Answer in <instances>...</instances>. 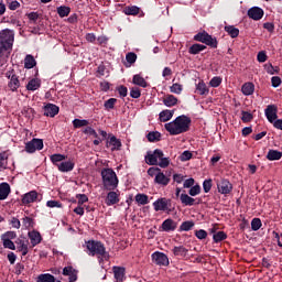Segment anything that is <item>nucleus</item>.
Wrapping results in <instances>:
<instances>
[{"mask_svg": "<svg viewBox=\"0 0 282 282\" xmlns=\"http://www.w3.org/2000/svg\"><path fill=\"white\" fill-rule=\"evenodd\" d=\"M248 17L253 21H261V19H263V9L259 7H252L248 10Z\"/></svg>", "mask_w": 282, "mask_h": 282, "instance_id": "f8f14e48", "label": "nucleus"}, {"mask_svg": "<svg viewBox=\"0 0 282 282\" xmlns=\"http://www.w3.org/2000/svg\"><path fill=\"white\" fill-rule=\"evenodd\" d=\"M208 86H206V83H204L203 80H200L197 85H196V94H199V96H208Z\"/></svg>", "mask_w": 282, "mask_h": 282, "instance_id": "bb28decb", "label": "nucleus"}, {"mask_svg": "<svg viewBox=\"0 0 282 282\" xmlns=\"http://www.w3.org/2000/svg\"><path fill=\"white\" fill-rule=\"evenodd\" d=\"M115 279L118 282L124 281V267H113Z\"/></svg>", "mask_w": 282, "mask_h": 282, "instance_id": "b1692460", "label": "nucleus"}, {"mask_svg": "<svg viewBox=\"0 0 282 282\" xmlns=\"http://www.w3.org/2000/svg\"><path fill=\"white\" fill-rule=\"evenodd\" d=\"M165 131L170 135H180L181 133H186L191 129V118L187 116H178L172 122L164 124Z\"/></svg>", "mask_w": 282, "mask_h": 282, "instance_id": "f257e3e1", "label": "nucleus"}, {"mask_svg": "<svg viewBox=\"0 0 282 282\" xmlns=\"http://www.w3.org/2000/svg\"><path fill=\"white\" fill-rule=\"evenodd\" d=\"M225 32H227L231 39H237V36H239V29L235 28L234 25L225 26Z\"/></svg>", "mask_w": 282, "mask_h": 282, "instance_id": "4c0bfd02", "label": "nucleus"}, {"mask_svg": "<svg viewBox=\"0 0 282 282\" xmlns=\"http://www.w3.org/2000/svg\"><path fill=\"white\" fill-rule=\"evenodd\" d=\"M182 89H183V87H182L181 84H173V85L170 87V91H171L172 94H177V95L182 94Z\"/></svg>", "mask_w": 282, "mask_h": 282, "instance_id": "864d4df0", "label": "nucleus"}, {"mask_svg": "<svg viewBox=\"0 0 282 282\" xmlns=\"http://www.w3.org/2000/svg\"><path fill=\"white\" fill-rule=\"evenodd\" d=\"M64 276H68L69 282L78 281V271L73 267H65L63 269Z\"/></svg>", "mask_w": 282, "mask_h": 282, "instance_id": "2eb2a0df", "label": "nucleus"}, {"mask_svg": "<svg viewBox=\"0 0 282 282\" xmlns=\"http://www.w3.org/2000/svg\"><path fill=\"white\" fill-rule=\"evenodd\" d=\"M126 61L127 63H129V65H133V63L138 61V55L135 53L130 52L126 55Z\"/></svg>", "mask_w": 282, "mask_h": 282, "instance_id": "3c124183", "label": "nucleus"}, {"mask_svg": "<svg viewBox=\"0 0 282 282\" xmlns=\"http://www.w3.org/2000/svg\"><path fill=\"white\" fill-rule=\"evenodd\" d=\"M169 204H170V200L166 199V198H159L158 200H155L153 203V207H154V210L155 213H160V210H169Z\"/></svg>", "mask_w": 282, "mask_h": 282, "instance_id": "dca6fc26", "label": "nucleus"}, {"mask_svg": "<svg viewBox=\"0 0 282 282\" xmlns=\"http://www.w3.org/2000/svg\"><path fill=\"white\" fill-rule=\"evenodd\" d=\"M160 158H164V152H162L160 149H156L153 151V153L148 152L145 155V162L150 166H158V160H160Z\"/></svg>", "mask_w": 282, "mask_h": 282, "instance_id": "0eeeda50", "label": "nucleus"}, {"mask_svg": "<svg viewBox=\"0 0 282 282\" xmlns=\"http://www.w3.org/2000/svg\"><path fill=\"white\" fill-rule=\"evenodd\" d=\"M177 223L171 218L165 219L161 225V230L163 232H172L173 230H176Z\"/></svg>", "mask_w": 282, "mask_h": 282, "instance_id": "ddd939ff", "label": "nucleus"}, {"mask_svg": "<svg viewBox=\"0 0 282 282\" xmlns=\"http://www.w3.org/2000/svg\"><path fill=\"white\" fill-rule=\"evenodd\" d=\"M116 102H118V99L110 98L105 101L104 107H105V109H113V107H116Z\"/></svg>", "mask_w": 282, "mask_h": 282, "instance_id": "603ef678", "label": "nucleus"}, {"mask_svg": "<svg viewBox=\"0 0 282 282\" xmlns=\"http://www.w3.org/2000/svg\"><path fill=\"white\" fill-rule=\"evenodd\" d=\"M199 193H202V187L199 185H194L188 191V195H191V197H195L199 195Z\"/></svg>", "mask_w": 282, "mask_h": 282, "instance_id": "8fccbe9b", "label": "nucleus"}, {"mask_svg": "<svg viewBox=\"0 0 282 282\" xmlns=\"http://www.w3.org/2000/svg\"><path fill=\"white\" fill-rule=\"evenodd\" d=\"M259 228H261V219L253 218L251 221V229L257 231V230H259Z\"/></svg>", "mask_w": 282, "mask_h": 282, "instance_id": "4d7b16f0", "label": "nucleus"}, {"mask_svg": "<svg viewBox=\"0 0 282 282\" xmlns=\"http://www.w3.org/2000/svg\"><path fill=\"white\" fill-rule=\"evenodd\" d=\"M174 257H181V259H186L188 257V249L184 246H176L172 249Z\"/></svg>", "mask_w": 282, "mask_h": 282, "instance_id": "412c9836", "label": "nucleus"}, {"mask_svg": "<svg viewBox=\"0 0 282 282\" xmlns=\"http://www.w3.org/2000/svg\"><path fill=\"white\" fill-rule=\"evenodd\" d=\"M264 113L269 122H274V120H276V106L274 105L268 106Z\"/></svg>", "mask_w": 282, "mask_h": 282, "instance_id": "4be33fe9", "label": "nucleus"}, {"mask_svg": "<svg viewBox=\"0 0 282 282\" xmlns=\"http://www.w3.org/2000/svg\"><path fill=\"white\" fill-rule=\"evenodd\" d=\"M101 180L104 184V188L106 191H116L118 188V175H116V172L113 169H104L101 170Z\"/></svg>", "mask_w": 282, "mask_h": 282, "instance_id": "f03ea898", "label": "nucleus"}, {"mask_svg": "<svg viewBox=\"0 0 282 282\" xmlns=\"http://www.w3.org/2000/svg\"><path fill=\"white\" fill-rule=\"evenodd\" d=\"M43 149V140L33 139L25 144L26 153H34L35 151H41Z\"/></svg>", "mask_w": 282, "mask_h": 282, "instance_id": "6e6552de", "label": "nucleus"}, {"mask_svg": "<svg viewBox=\"0 0 282 282\" xmlns=\"http://www.w3.org/2000/svg\"><path fill=\"white\" fill-rule=\"evenodd\" d=\"M218 191L221 193V195H228L232 192V184L228 182V180H223L218 184Z\"/></svg>", "mask_w": 282, "mask_h": 282, "instance_id": "a211bd4d", "label": "nucleus"}, {"mask_svg": "<svg viewBox=\"0 0 282 282\" xmlns=\"http://www.w3.org/2000/svg\"><path fill=\"white\" fill-rule=\"evenodd\" d=\"M14 45V31L3 30L0 32V55L3 53L10 54Z\"/></svg>", "mask_w": 282, "mask_h": 282, "instance_id": "7ed1b4c3", "label": "nucleus"}, {"mask_svg": "<svg viewBox=\"0 0 282 282\" xmlns=\"http://www.w3.org/2000/svg\"><path fill=\"white\" fill-rule=\"evenodd\" d=\"M8 169V152H0V171Z\"/></svg>", "mask_w": 282, "mask_h": 282, "instance_id": "c9c22d12", "label": "nucleus"}, {"mask_svg": "<svg viewBox=\"0 0 282 282\" xmlns=\"http://www.w3.org/2000/svg\"><path fill=\"white\" fill-rule=\"evenodd\" d=\"M6 77L9 79L8 87L10 91H17L19 87H21V82L19 80V76L14 73V69H10L6 73Z\"/></svg>", "mask_w": 282, "mask_h": 282, "instance_id": "423d86ee", "label": "nucleus"}, {"mask_svg": "<svg viewBox=\"0 0 282 282\" xmlns=\"http://www.w3.org/2000/svg\"><path fill=\"white\" fill-rule=\"evenodd\" d=\"M67 156L63 155V154H53L51 155V162L55 165L58 166V164H61V162H63V160H66Z\"/></svg>", "mask_w": 282, "mask_h": 282, "instance_id": "37998d69", "label": "nucleus"}, {"mask_svg": "<svg viewBox=\"0 0 282 282\" xmlns=\"http://www.w3.org/2000/svg\"><path fill=\"white\" fill-rule=\"evenodd\" d=\"M152 261L155 265H169V257L160 251L152 254Z\"/></svg>", "mask_w": 282, "mask_h": 282, "instance_id": "1a4fd4ad", "label": "nucleus"}, {"mask_svg": "<svg viewBox=\"0 0 282 282\" xmlns=\"http://www.w3.org/2000/svg\"><path fill=\"white\" fill-rule=\"evenodd\" d=\"M191 158H193V153H191V151H184L181 154V161L182 162H188V160H191Z\"/></svg>", "mask_w": 282, "mask_h": 282, "instance_id": "bf43d9fd", "label": "nucleus"}, {"mask_svg": "<svg viewBox=\"0 0 282 282\" xmlns=\"http://www.w3.org/2000/svg\"><path fill=\"white\" fill-rule=\"evenodd\" d=\"M154 182L155 184H159V186H169L171 183V174H163L161 171L154 177Z\"/></svg>", "mask_w": 282, "mask_h": 282, "instance_id": "9b49d317", "label": "nucleus"}, {"mask_svg": "<svg viewBox=\"0 0 282 282\" xmlns=\"http://www.w3.org/2000/svg\"><path fill=\"white\" fill-rule=\"evenodd\" d=\"M180 200L183 204V206H197L202 204V199L193 198L188 196V194H181Z\"/></svg>", "mask_w": 282, "mask_h": 282, "instance_id": "9d476101", "label": "nucleus"}, {"mask_svg": "<svg viewBox=\"0 0 282 282\" xmlns=\"http://www.w3.org/2000/svg\"><path fill=\"white\" fill-rule=\"evenodd\" d=\"M123 12L127 14V17H135L137 14H140V8L137 6L126 7Z\"/></svg>", "mask_w": 282, "mask_h": 282, "instance_id": "473e14b6", "label": "nucleus"}, {"mask_svg": "<svg viewBox=\"0 0 282 282\" xmlns=\"http://www.w3.org/2000/svg\"><path fill=\"white\" fill-rule=\"evenodd\" d=\"M147 138H148L149 142H160L162 134L158 131H153V132H150L147 135Z\"/></svg>", "mask_w": 282, "mask_h": 282, "instance_id": "c03bdc74", "label": "nucleus"}, {"mask_svg": "<svg viewBox=\"0 0 282 282\" xmlns=\"http://www.w3.org/2000/svg\"><path fill=\"white\" fill-rule=\"evenodd\" d=\"M39 199V193L36 191H31L22 196V204L26 206L28 204H34Z\"/></svg>", "mask_w": 282, "mask_h": 282, "instance_id": "4468645a", "label": "nucleus"}, {"mask_svg": "<svg viewBox=\"0 0 282 282\" xmlns=\"http://www.w3.org/2000/svg\"><path fill=\"white\" fill-rule=\"evenodd\" d=\"M3 247L8 248L9 250H17V246H14V242L10 240V238H6V236H2Z\"/></svg>", "mask_w": 282, "mask_h": 282, "instance_id": "a18cd8bd", "label": "nucleus"}, {"mask_svg": "<svg viewBox=\"0 0 282 282\" xmlns=\"http://www.w3.org/2000/svg\"><path fill=\"white\" fill-rule=\"evenodd\" d=\"M86 248L90 257H98V259H109V253H107L105 245H102L100 241L89 240L86 242Z\"/></svg>", "mask_w": 282, "mask_h": 282, "instance_id": "20e7f679", "label": "nucleus"}, {"mask_svg": "<svg viewBox=\"0 0 282 282\" xmlns=\"http://www.w3.org/2000/svg\"><path fill=\"white\" fill-rule=\"evenodd\" d=\"M15 243L18 246V250L22 252L23 257H25V254H28V243H25V240L18 239Z\"/></svg>", "mask_w": 282, "mask_h": 282, "instance_id": "e433bc0d", "label": "nucleus"}, {"mask_svg": "<svg viewBox=\"0 0 282 282\" xmlns=\"http://www.w3.org/2000/svg\"><path fill=\"white\" fill-rule=\"evenodd\" d=\"M106 147L111 151H120V148L122 147V142L118 138L112 135L108 139Z\"/></svg>", "mask_w": 282, "mask_h": 282, "instance_id": "f3484780", "label": "nucleus"}, {"mask_svg": "<svg viewBox=\"0 0 282 282\" xmlns=\"http://www.w3.org/2000/svg\"><path fill=\"white\" fill-rule=\"evenodd\" d=\"M206 50V45L204 44H194L189 47V54H199V52H204Z\"/></svg>", "mask_w": 282, "mask_h": 282, "instance_id": "ea45409f", "label": "nucleus"}, {"mask_svg": "<svg viewBox=\"0 0 282 282\" xmlns=\"http://www.w3.org/2000/svg\"><path fill=\"white\" fill-rule=\"evenodd\" d=\"M58 111V106L54 104H47L44 107V116H48L50 118H54V116H57Z\"/></svg>", "mask_w": 282, "mask_h": 282, "instance_id": "aec40b11", "label": "nucleus"}, {"mask_svg": "<svg viewBox=\"0 0 282 282\" xmlns=\"http://www.w3.org/2000/svg\"><path fill=\"white\" fill-rule=\"evenodd\" d=\"M22 224H23L24 228H32V218L24 217L22 219Z\"/></svg>", "mask_w": 282, "mask_h": 282, "instance_id": "774afa93", "label": "nucleus"}, {"mask_svg": "<svg viewBox=\"0 0 282 282\" xmlns=\"http://www.w3.org/2000/svg\"><path fill=\"white\" fill-rule=\"evenodd\" d=\"M174 113H175V111H173V110H163L159 115V120L161 122H169V120H171L173 118Z\"/></svg>", "mask_w": 282, "mask_h": 282, "instance_id": "a878e982", "label": "nucleus"}, {"mask_svg": "<svg viewBox=\"0 0 282 282\" xmlns=\"http://www.w3.org/2000/svg\"><path fill=\"white\" fill-rule=\"evenodd\" d=\"M195 236L197 239H206V237H208V232H206L204 229H199L195 231Z\"/></svg>", "mask_w": 282, "mask_h": 282, "instance_id": "680f3d73", "label": "nucleus"}, {"mask_svg": "<svg viewBox=\"0 0 282 282\" xmlns=\"http://www.w3.org/2000/svg\"><path fill=\"white\" fill-rule=\"evenodd\" d=\"M135 202L139 203L141 206H147V204H149V196L145 194H137Z\"/></svg>", "mask_w": 282, "mask_h": 282, "instance_id": "79ce46f5", "label": "nucleus"}, {"mask_svg": "<svg viewBox=\"0 0 282 282\" xmlns=\"http://www.w3.org/2000/svg\"><path fill=\"white\" fill-rule=\"evenodd\" d=\"M130 96L131 98H140V96H142V94L140 93V88H132L130 90Z\"/></svg>", "mask_w": 282, "mask_h": 282, "instance_id": "338daca9", "label": "nucleus"}, {"mask_svg": "<svg viewBox=\"0 0 282 282\" xmlns=\"http://www.w3.org/2000/svg\"><path fill=\"white\" fill-rule=\"evenodd\" d=\"M132 83L134 85H138L139 87H147L148 86L147 80L144 79V77H142L140 75H134Z\"/></svg>", "mask_w": 282, "mask_h": 282, "instance_id": "a19ab883", "label": "nucleus"}, {"mask_svg": "<svg viewBox=\"0 0 282 282\" xmlns=\"http://www.w3.org/2000/svg\"><path fill=\"white\" fill-rule=\"evenodd\" d=\"M120 202V194L118 192H111L108 193L107 198H106V204L107 206H113Z\"/></svg>", "mask_w": 282, "mask_h": 282, "instance_id": "6ab92c4d", "label": "nucleus"}, {"mask_svg": "<svg viewBox=\"0 0 282 282\" xmlns=\"http://www.w3.org/2000/svg\"><path fill=\"white\" fill-rule=\"evenodd\" d=\"M37 282H56V279L50 273H44L37 276Z\"/></svg>", "mask_w": 282, "mask_h": 282, "instance_id": "58836bf2", "label": "nucleus"}, {"mask_svg": "<svg viewBox=\"0 0 282 282\" xmlns=\"http://www.w3.org/2000/svg\"><path fill=\"white\" fill-rule=\"evenodd\" d=\"M203 188L205 193H210V189L213 188V181L212 180L204 181Z\"/></svg>", "mask_w": 282, "mask_h": 282, "instance_id": "13d9d810", "label": "nucleus"}, {"mask_svg": "<svg viewBox=\"0 0 282 282\" xmlns=\"http://www.w3.org/2000/svg\"><path fill=\"white\" fill-rule=\"evenodd\" d=\"M84 133L86 135H93V138H98V132H96V130L94 128H91V127H86L84 129Z\"/></svg>", "mask_w": 282, "mask_h": 282, "instance_id": "6e6d98bb", "label": "nucleus"}, {"mask_svg": "<svg viewBox=\"0 0 282 282\" xmlns=\"http://www.w3.org/2000/svg\"><path fill=\"white\" fill-rule=\"evenodd\" d=\"M193 226H195V223L188 220V221H184L182 223L180 230L184 231V232H188V230H191L193 228Z\"/></svg>", "mask_w": 282, "mask_h": 282, "instance_id": "09e8293b", "label": "nucleus"}, {"mask_svg": "<svg viewBox=\"0 0 282 282\" xmlns=\"http://www.w3.org/2000/svg\"><path fill=\"white\" fill-rule=\"evenodd\" d=\"M209 85L210 87H219L221 85V79L219 77H213Z\"/></svg>", "mask_w": 282, "mask_h": 282, "instance_id": "69168bd1", "label": "nucleus"}, {"mask_svg": "<svg viewBox=\"0 0 282 282\" xmlns=\"http://www.w3.org/2000/svg\"><path fill=\"white\" fill-rule=\"evenodd\" d=\"M24 67H25V69H32L33 67H36V59H34V56H32V55L25 56Z\"/></svg>", "mask_w": 282, "mask_h": 282, "instance_id": "2f4dec72", "label": "nucleus"}, {"mask_svg": "<svg viewBox=\"0 0 282 282\" xmlns=\"http://www.w3.org/2000/svg\"><path fill=\"white\" fill-rule=\"evenodd\" d=\"M46 206L48 208H61L63 205L58 200H47Z\"/></svg>", "mask_w": 282, "mask_h": 282, "instance_id": "052dcab7", "label": "nucleus"}, {"mask_svg": "<svg viewBox=\"0 0 282 282\" xmlns=\"http://www.w3.org/2000/svg\"><path fill=\"white\" fill-rule=\"evenodd\" d=\"M228 236L226 235V232L224 231H218L216 234H214L213 239L215 241V243H219V241H224V239H226Z\"/></svg>", "mask_w": 282, "mask_h": 282, "instance_id": "49530a36", "label": "nucleus"}, {"mask_svg": "<svg viewBox=\"0 0 282 282\" xmlns=\"http://www.w3.org/2000/svg\"><path fill=\"white\" fill-rule=\"evenodd\" d=\"M282 152L278 150H270L267 154V160H270L271 162H274V160H281Z\"/></svg>", "mask_w": 282, "mask_h": 282, "instance_id": "72a5a7b5", "label": "nucleus"}, {"mask_svg": "<svg viewBox=\"0 0 282 282\" xmlns=\"http://www.w3.org/2000/svg\"><path fill=\"white\" fill-rule=\"evenodd\" d=\"M10 184L1 183L0 184V200L8 199V195H10Z\"/></svg>", "mask_w": 282, "mask_h": 282, "instance_id": "393cba45", "label": "nucleus"}, {"mask_svg": "<svg viewBox=\"0 0 282 282\" xmlns=\"http://www.w3.org/2000/svg\"><path fill=\"white\" fill-rule=\"evenodd\" d=\"M241 113H242V117H241L242 122H250V120H252V113L248 111H242Z\"/></svg>", "mask_w": 282, "mask_h": 282, "instance_id": "0e129e2a", "label": "nucleus"}, {"mask_svg": "<svg viewBox=\"0 0 282 282\" xmlns=\"http://www.w3.org/2000/svg\"><path fill=\"white\" fill-rule=\"evenodd\" d=\"M40 88H41V80L37 78L31 79L26 85L28 91H36V89H40Z\"/></svg>", "mask_w": 282, "mask_h": 282, "instance_id": "cd10ccee", "label": "nucleus"}, {"mask_svg": "<svg viewBox=\"0 0 282 282\" xmlns=\"http://www.w3.org/2000/svg\"><path fill=\"white\" fill-rule=\"evenodd\" d=\"M72 9L69 7L61 6L57 8V14L61 19H65V17H69Z\"/></svg>", "mask_w": 282, "mask_h": 282, "instance_id": "f704fd0d", "label": "nucleus"}, {"mask_svg": "<svg viewBox=\"0 0 282 282\" xmlns=\"http://www.w3.org/2000/svg\"><path fill=\"white\" fill-rule=\"evenodd\" d=\"M29 238L31 239V243L33 247L39 246V243H41L42 241L41 234L39 231L29 232Z\"/></svg>", "mask_w": 282, "mask_h": 282, "instance_id": "c85d7f7f", "label": "nucleus"}, {"mask_svg": "<svg viewBox=\"0 0 282 282\" xmlns=\"http://www.w3.org/2000/svg\"><path fill=\"white\" fill-rule=\"evenodd\" d=\"M163 105H165V107H175V105H177V97L173 95H166L163 99Z\"/></svg>", "mask_w": 282, "mask_h": 282, "instance_id": "7c9ffc66", "label": "nucleus"}, {"mask_svg": "<svg viewBox=\"0 0 282 282\" xmlns=\"http://www.w3.org/2000/svg\"><path fill=\"white\" fill-rule=\"evenodd\" d=\"M89 124V121L83 119H74L73 121V127H75V129H80V127H87Z\"/></svg>", "mask_w": 282, "mask_h": 282, "instance_id": "de8ad7c7", "label": "nucleus"}, {"mask_svg": "<svg viewBox=\"0 0 282 282\" xmlns=\"http://www.w3.org/2000/svg\"><path fill=\"white\" fill-rule=\"evenodd\" d=\"M162 170H160V167H150L148 170V175H150V177H158V173H160Z\"/></svg>", "mask_w": 282, "mask_h": 282, "instance_id": "e2e57ef3", "label": "nucleus"}, {"mask_svg": "<svg viewBox=\"0 0 282 282\" xmlns=\"http://www.w3.org/2000/svg\"><path fill=\"white\" fill-rule=\"evenodd\" d=\"M58 171L61 173H69V171H74V162L72 161H65L57 164Z\"/></svg>", "mask_w": 282, "mask_h": 282, "instance_id": "5701e85b", "label": "nucleus"}, {"mask_svg": "<svg viewBox=\"0 0 282 282\" xmlns=\"http://www.w3.org/2000/svg\"><path fill=\"white\" fill-rule=\"evenodd\" d=\"M194 41H198V43H205V45H208L209 47L217 48V39L213 37L206 31L197 33L194 36Z\"/></svg>", "mask_w": 282, "mask_h": 282, "instance_id": "39448f33", "label": "nucleus"}, {"mask_svg": "<svg viewBox=\"0 0 282 282\" xmlns=\"http://www.w3.org/2000/svg\"><path fill=\"white\" fill-rule=\"evenodd\" d=\"M241 91H242L243 96H252L254 94V84L246 83L242 86Z\"/></svg>", "mask_w": 282, "mask_h": 282, "instance_id": "c756f323", "label": "nucleus"}, {"mask_svg": "<svg viewBox=\"0 0 282 282\" xmlns=\"http://www.w3.org/2000/svg\"><path fill=\"white\" fill-rule=\"evenodd\" d=\"M160 162L158 163V165L161 167V169H166V166H169V164H171V161L169 160V158H159Z\"/></svg>", "mask_w": 282, "mask_h": 282, "instance_id": "5fc2aeb1", "label": "nucleus"}]
</instances>
